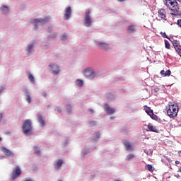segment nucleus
<instances>
[{
  "instance_id": "f257e3e1",
  "label": "nucleus",
  "mask_w": 181,
  "mask_h": 181,
  "mask_svg": "<svg viewBox=\"0 0 181 181\" xmlns=\"http://www.w3.org/2000/svg\"><path fill=\"white\" fill-rule=\"evenodd\" d=\"M164 5L170 9L172 13L171 15L175 16H180L181 11H179V6L176 0H163Z\"/></svg>"
},
{
  "instance_id": "f03ea898",
  "label": "nucleus",
  "mask_w": 181,
  "mask_h": 181,
  "mask_svg": "<svg viewBox=\"0 0 181 181\" xmlns=\"http://www.w3.org/2000/svg\"><path fill=\"white\" fill-rule=\"evenodd\" d=\"M165 111L168 117L170 118H176L179 112V105L177 103L169 102L165 107Z\"/></svg>"
},
{
  "instance_id": "7ed1b4c3",
  "label": "nucleus",
  "mask_w": 181,
  "mask_h": 181,
  "mask_svg": "<svg viewBox=\"0 0 181 181\" xmlns=\"http://www.w3.org/2000/svg\"><path fill=\"white\" fill-rule=\"evenodd\" d=\"M22 129L24 135L27 136L32 135V121L26 119L22 125Z\"/></svg>"
},
{
  "instance_id": "20e7f679",
  "label": "nucleus",
  "mask_w": 181,
  "mask_h": 181,
  "mask_svg": "<svg viewBox=\"0 0 181 181\" xmlns=\"http://www.w3.org/2000/svg\"><path fill=\"white\" fill-rule=\"evenodd\" d=\"M52 18L50 16L45 17L44 18H35L31 20V23L34 24L35 28H37V25H45L49 23Z\"/></svg>"
},
{
  "instance_id": "39448f33",
  "label": "nucleus",
  "mask_w": 181,
  "mask_h": 181,
  "mask_svg": "<svg viewBox=\"0 0 181 181\" xmlns=\"http://www.w3.org/2000/svg\"><path fill=\"white\" fill-rule=\"evenodd\" d=\"M166 15L167 13L165 8H158L157 21L159 22H163V23H165V22L168 21V16Z\"/></svg>"
},
{
  "instance_id": "423d86ee",
  "label": "nucleus",
  "mask_w": 181,
  "mask_h": 181,
  "mask_svg": "<svg viewBox=\"0 0 181 181\" xmlns=\"http://www.w3.org/2000/svg\"><path fill=\"white\" fill-rule=\"evenodd\" d=\"M84 77L88 80H93L95 78V72L93 68H86L83 71Z\"/></svg>"
},
{
  "instance_id": "0eeeda50",
  "label": "nucleus",
  "mask_w": 181,
  "mask_h": 181,
  "mask_svg": "<svg viewBox=\"0 0 181 181\" xmlns=\"http://www.w3.org/2000/svg\"><path fill=\"white\" fill-rule=\"evenodd\" d=\"M49 70L53 76H57L60 73V66L59 65L51 63L49 64Z\"/></svg>"
},
{
  "instance_id": "6e6552de",
  "label": "nucleus",
  "mask_w": 181,
  "mask_h": 181,
  "mask_svg": "<svg viewBox=\"0 0 181 181\" xmlns=\"http://www.w3.org/2000/svg\"><path fill=\"white\" fill-rule=\"evenodd\" d=\"M173 45L174 47V49L176 52V53L181 57V45L180 42H179L177 40H174L173 42Z\"/></svg>"
},
{
  "instance_id": "1a4fd4ad",
  "label": "nucleus",
  "mask_w": 181,
  "mask_h": 181,
  "mask_svg": "<svg viewBox=\"0 0 181 181\" xmlns=\"http://www.w3.org/2000/svg\"><path fill=\"white\" fill-rule=\"evenodd\" d=\"M86 18L84 25L86 28H88L91 25V16H90V10H86L85 12Z\"/></svg>"
},
{
  "instance_id": "9d476101",
  "label": "nucleus",
  "mask_w": 181,
  "mask_h": 181,
  "mask_svg": "<svg viewBox=\"0 0 181 181\" xmlns=\"http://www.w3.org/2000/svg\"><path fill=\"white\" fill-rule=\"evenodd\" d=\"M122 144L127 152H134V147L128 140H123Z\"/></svg>"
},
{
  "instance_id": "9b49d317",
  "label": "nucleus",
  "mask_w": 181,
  "mask_h": 181,
  "mask_svg": "<svg viewBox=\"0 0 181 181\" xmlns=\"http://www.w3.org/2000/svg\"><path fill=\"white\" fill-rule=\"evenodd\" d=\"M104 110L107 112V115H112L115 113V109L110 107L107 103H104Z\"/></svg>"
},
{
  "instance_id": "f8f14e48",
  "label": "nucleus",
  "mask_w": 181,
  "mask_h": 181,
  "mask_svg": "<svg viewBox=\"0 0 181 181\" xmlns=\"http://www.w3.org/2000/svg\"><path fill=\"white\" fill-rule=\"evenodd\" d=\"M22 171H21V168L19 166H16V169L13 171L12 173V179H16L21 176Z\"/></svg>"
},
{
  "instance_id": "ddd939ff",
  "label": "nucleus",
  "mask_w": 181,
  "mask_h": 181,
  "mask_svg": "<svg viewBox=\"0 0 181 181\" xmlns=\"http://www.w3.org/2000/svg\"><path fill=\"white\" fill-rule=\"evenodd\" d=\"M71 16V7H67L65 8V14L64 16V19H69Z\"/></svg>"
},
{
  "instance_id": "4468645a",
  "label": "nucleus",
  "mask_w": 181,
  "mask_h": 181,
  "mask_svg": "<svg viewBox=\"0 0 181 181\" xmlns=\"http://www.w3.org/2000/svg\"><path fill=\"white\" fill-rule=\"evenodd\" d=\"M1 151H2V152H4V153L6 156H11V158H13V153H12V151H11V150H9L5 147H2Z\"/></svg>"
},
{
  "instance_id": "2eb2a0df",
  "label": "nucleus",
  "mask_w": 181,
  "mask_h": 181,
  "mask_svg": "<svg viewBox=\"0 0 181 181\" xmlns=\"http://www.w3.org/2000/svg\"><path fill=\"white\" fill-rule=\"evenodd\" d=\"M98 47H100V49H103V50H108V48L110 47V45L105 42H98Z\"/></svg>"
},
{
  "instance_id": "dca6fc26",
  "label": "nucleus",
  "mask_w": 181,
  "mask_h": 181,
  "mask_svg": "<svg viewBox=\"0 0 181 181\" xmlns=\"http://www.w3.org/2000/svg\"><path fill=\"white\" fill-rule=\"evenodd\" d=\"M160 74H161L162 77H169V76L172 74V71L170 70H162L160 71Z\"/></svg>"
},
{
  "instance_id": "f3484780",
  "label": "nucleus",
  "mask_w": 181,
  "mask_h": 181,
  "mask_svg": "<svg viewBox=\"0 0 181 181\" xmlns=\"http://www.w3.org/2000/svg\"><path fill=\"white\" fill-rule=\"evenodd\" d=\"M146 112L151 117V118H155V117H156V115L153 114V110H152L149 107H146Z\"/></svg>"
},
{
  "instance_id": "a211bd4d",
  "label": "nucleus",
  "mask_w": 181,
  "mask_h": 181,
  "mask_svg": "<svg viewBox=\"0 0 181 181\" xmlns=\"http://www.w3.org/2000/svg\"><path fill=\"white\" fill-rule=\"evenodd\" d=\"M147 131H150L151 132H158V130L156 128V127L153 126L151 124H148V130Z\"/></svg>"
},
{
  "instance_id": "6ab92c4d",
  "label": "nucleus",
  "mask_w": 181,
  "mask_h": 181,
  "mask_svg": "<svg viewBox=\"0 0 181 181\" xmlns=\"http://www.w3.org/2000/svg\"><path fill=\"white\" fill-rule=\"evenodd\" d=\"M0 11H1L2 13L6 15V13H9V8L6 6H1L0 8Z\"/></svg>"
},
{
  "instance_id": "aec40b11",
  "label": "nucleus",
  "mask_w": 181,
  "mask_h": 181,
  "mask_svg": "<svg viewBox=\"0 0 181 181\" xmlns=\"http://www.w3.org/2000/svg\"><path fill=\"white\" fill-rule=\"evenodd\" d=\"M37 119L39 124H40L42 127H45V125H46V123L45 122V119H43V117L42 115H38Z\"/></svg>"
},
{
  "instance_id": "412c9836",
  "label": "nucleus",
  "mask_w": 181,
  "mask_h": 181,
  "mask_svg": "<svg viewBox=\"0 0 181 181\" xmlns=\"http://www.w3.org/2000/svg\"><path fill=\"white\" fill-rule=\"evenodd\" d=\"M100 139V133L99 132H95L93 135H92V140L93 141H98V139Z\"/></svg>"
},
{
  "instance_id": "4be33fe9",
  "label": "nucleus",
  "mask_w": 181,
  "mask_h": 181,
  "mask_svg": "<svg viewBox=\"0 0 181 181\" xmlns=\"http://www.w3.org/2000/svg\"><path fill=\"white\" fill-rule=\"evenodd\" d=\"M33 151L35 153V155H37V156H40V149L37 146H33Z\"/></svg>"
},
{
  "instance_id": "5701e85b",
  "label": "nucleus",
  "mask_w": 181,
  "mask_h": 181,
  "mask_svg": "<svg viewBox=\"0 0 181 181\" xmlns=\"http://www.w3.org/2000/svg\"><path fill=\"white\" fill-rule=\"evenodd\" d=\"M57 165L55 166V169H60L62 168V165H63V160L59 159L57 161Z\"/></svg>"
},
{
  "instance_id": "b1692460",
  "label": "nucleus",
  "mask_w": 181,
  "mask_h": 181,
  "mask_svg": "<svg viewBox=\"0 0 181 181\" xmlns=\"http://www.w3.org/2000/svg\"><path fill=\"white\" fill-rule=\"evenodd\" d=\"M127 30L128 32H129L130 33H134V32H136V28H135V25H129L127 28Z\"/></svg>"
},
{
  "instance_id": "393cba45",
  "label": "nucleus",
  "mask_w": 181,
  "mask_h": 181,
  "mask_svg": "<svg viewBox=\"0 0 181 181\" xmlns=\"http://www.w3.org/2000/svg\"><path fill=\"white\" fill-rule=\"evenodd\" d=\"M28 80H30V83H35V76L30 72L28 74Z\"/></svg>"
},
{
  "instance_id": "a878e982",
  "label": "nucleus",
  "mask_w": 181,
  "mask_h": 181,
  "mask_svg": "<svg viewBox=\"0 0 181 181\" xmlns=\"http://www.w3.org/2000/svg\"><path fill=\"white\" fill-rule=\"evenodd\" d=\"M146 169L149 172H153V170H155V168L152 166V165H149V164L146 165Z\"/></svg>"
},
{
  "instance_id": "bb28decb",
  "label": "nucleus",
  "mask_w": 181,
  "mask_h": 181,
  "mask_svg": "<svg viewBox=\"0 0 181 181\" xmlns=\"http://www.w3.org/2000/svg\"><path fill=\"white\" fill-rule=\"evenodd\" d=\"M135 158V155L130 153L126 156V160H131V159H134Z\"/></svg>"
},
{
  "instance_id": "cd10ccee",
  "label": "nucleus",
  "mask_w": 181,
  "mask_h": 181,
  "mask_svg": "<svg viewBox=\"0 0 181 181\" xmlns=\"http://www.w3.org/2000/svg\"><path fill=\"white\" fill-rule=\"evenodd\" d=\"M33 49V44H29L28 45V49H27L28 53H31Z\"/></svg>"
},
{
  "instance_id": "c85d7f7f",
  "label": "nucleus",
  "mask_w": 181,
  "mask_h": 181,
  "mask_svg": "<svg viewBox=\"0 0 181 181\" xmlns=\"http://www.w3.org/2000/svg\"><path fill=\"white\" fill-rule=\"evenodd\" d=\"M77 86H79V87H82L83 86V80L81 79H78L76 81Z\"/></svg>"
},
{
  "instance_id": "c756f323",
  "label": "nucleus",
  "mask_w": 181,
  "mask_h": 181,
  "mask_svg": "<svg viewBox=\"0 0 181 181\" xmlns=\"http://www.w3.org/2000/svg\"><path fill=\"white\" fill-rule=\"evenodd\" d=\"M165 49H170V43H169V41L165 40Z\"/></svg>"
},
{
  "instance_id": "7c9ffc66",
  "label": "nucleus",
  "mask_w": 181,
  "mask_h": 181,
  "mask_svg": "<svg viewBox=\"0 0 181 181\" xmlns=\"http://www.w3.org/2000/svg\"><path fill=\"white\" fill-rule=\"evenodd\" d=\"M25 100L28 103V104H30V103L32 101V98H30V96L28 94L26 95Z\"/></svg>"
},
{
  "instance_id": "2f4dec72",
  "label": "nucleus",
  "mask_w": 181,
  "mask_h": 181,
  "mask_svg": "<svg viewBox=\"0 0 181 181\" xmlns=\"http://www.w3.org/2000/svg\"><path fill=\"white\" fill-rule=\"evenodd\" d=\"M66 111H67V112L68 113H70V112H71V105H67L66 106Z\"/></svg>"
},
{
  "instance_id": "473e14b6",
  "label": "nucleus",
  "mask_w": 181,
  "mask_h": 181,
  "mask_svg": "<svg viewBox=\"0 0 181 181\" xmlns=\"http://www.w3.org/2000/svg\"><path fill=\"white\" fill-rule=\"evenodd\" d=\"M61 40H67V34L64 33V34L61 36Z\"/></svg>"
},
{
  "instance_id": "72a5a7b5",
  "label": "nucleus",
  "mask_w": 181,
  "mask_h": 181,
  "mask_svg": "<svg viewBox=\"0 0 181 181\" xmlns=\"http://www.w3.org/2000/svg\"><path fill=\"white\" fill-rule=\"evenodd\" d=\"M160 35L163 36V37H164L165 39H169V37H168V35H166V33H163V32H161L160 33Z\"/></svg>"
},
{
  "instance_id": "f704fd0d",
  "label": "nucleus",
  "mask_w": 181,
  "mask_h": 181,
  "mask_svg": "<svg viewBox=\"0 0 181 181\" xmlns=\"http://www.w3.org/2000/svg\"><path fill=\"white\" fill-rule=\"evenodd\" d=\"M177 25L181 28V19L177 20Z\"/></svg>"
},
{
  "instance_id": "c9c22d12",
  "label": "nucleus",
  "mask_w": 181,
  "mask_h": 181,
  "mask_svg": "<svg viewBox=\"0 0 181 181\" xmlns=\"http://www.w3.org/2000/svg\"><path fill=\"white\" fill-rule=\"evenodd\" d=\"M56 110H57V111L58 112H62V108H60V107H57Z\"/></svg>"
},
{
  "instance_id": "e433bc0d",
  "label": "nucleus",
  "mask_w": 181,
  "mask_h": 181,
  "mask_svg": "<svg viewBox=\"0 0 181 181\" xmlns=\"http://www.w3.org/2000/svg\"><path fill=\"white\" fill-rule=\"evenodd\" d=\"M23 181H33V180L30 179V178H27V179L24 180Z\"/></svg>"
},
{
  "instance_id": "4c0bfd02",
  "label": "nucleus",
  "mask_w": 181,
  "mask_h": 181,
  "mask_svg": "<svg viewBox=\"0 0 181 181\" xmlns=\"http://www.w3.org/2000/svg\"><path fill=\"white\" fill-rule=\"evenodd\" d=\"M4 91V87H0V94Z\"/></svg>"
},
{
  "instance_id": "58836bf2",
  "label": "nucleus",
  "mask_w": 181,
  "mask_h": 181,
  "mask_svg": "<svg viewBox=\"0 0 181 181\" xmlns=\"http://www.w3.org/2000/svg\"><path fill=\"white\" fill-rule=\"evenodd\" d=\"M88 111H90L91 114L94 113V110H93V109H88Z\"/></svg>"
},
{
  "instance_id": "ea45409f",
  "label": "nucleus",
  "mask_w": 181,
  "mask_h": 181,
  "mask_svg": "<svg viewBox=\"0 0 181 181\" xmlns=\"http://www.w3.org/2000/svg\"><path fill=\"white\" fill-rule=\"evenodd\" d=\"M179 163H180V161L176 160L175 161V165L176 166H177V165H179Z\"/></svg>"
},
{
  "instance_id": "a19ab883",
  "label": "nucleus",
  "mask_w": 181,
  "mask_h": 181,
  "mask_svg": "<svg viewBox=\"0 0 181 181\" xmlns=\"http://www.w3.org/2000/svg\"><path fill=\"white\" fill-rule=\"evenodd\" d=\"M2 119V113H0V121Z\"/></svg>"
},
{
  "instance_id": "79ce46f5",
  "label": "nucleus",
  "mask_w": 181,
  "mask_h": 181,
  "mask_svg": "<svg viewBox=\"0 0 181 181\" xmlns=\"http://www.w3.org/2000/svg\"><path fill=\"white\" fill-rule=\"evenodd\" d=\"M178 172H181V166L178 168Z\"/></svg>"
},
{
  "instance_id": "37998d69",
  "label": "nucleus",
  "mask_w": 181,
  "mask_h": 181,
  "mask_svg": "<svg viewBox=\"0 0 181 181\" xmlns=\"http://www.w3.org/2000/svg\"><path fill=\"white\" fill-rule=\"evenodd\" d=\"M117 1H119V2H124V1L125 0H117Z\"/></svg>"
},
{
  "instance_id": "c03bdc74",
  "label": "nucleus",
  "mask_w": 181,
  "mask_h": 181,
  "mask_svg": "<svg viewBox=\"0 0 181 181\" xmlns=\"http://www.w3.org/2000/svg\"><path fill=\"white\" fill-rule=\"evenodd\" d=\"M114 181H121V180L115 179Z\"/></svg>"
},
{
  "instance_id": "a18cd8bd",
  "label": "nucleus",
  "mask_w": 181,
  "mask_h": 181,
  "mask_svg": "<svg viewBox=\"0 0 181 181\" xmlns=\"http://www.w3.org/2000/svg\"><path fill=\"white\" fill-rule=\"evenodd\" d=\"M0 141H2V138L0 137Z\"/></svg>"
},
{
  "instance_id": "49530a36",
  "label": "nucleus",
  "mask_w": 181,
  "mask_h": 181,
  "mask_svg": "<svg viewBox=\"0 0 181 181\" xmlns=\"http://www.w3.org/2000/svg\"><path fill=\"white\" fill-rule=\"evenodd\" d=\"M179 2H181V0H177Z\"/></svg>"
}]
</instances>
